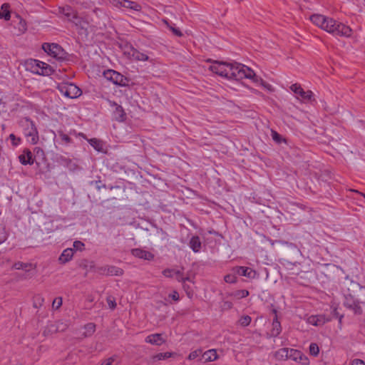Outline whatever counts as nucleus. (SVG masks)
<instances>
[{
	"mask_svg": "<svg viewBox=\"0 0 365 365\" xmlns=\"http://www.w3.org/2000/svg\"><path fill=\"white\" fill-rule=\"evenodd\" d=\"M107 302L109 306V307L111 309H114L116 307V302L114 299H111L110 297L107 298Z\"/></svg>",
	"mask_w": 365,
	"mask_h": 365,
	"instance_id": "49",
	"label": "nucleus"
},
{
	"mask_svg": "<svg viewBox=\"0 0 365 365\" xmlns=\"http://www.w3.org/2000/svg\"><path fill=\"white\" fill-rule=\"evenodd\" d=\"M74 254V250L72 248H67L63 251L61 255H60L58 260L61 263L65 264L69 262Z\"/></svg>",
	"mask_w": 365,
	"mask_h": 365,
	"instance_id": "19",
	"label": "nucleus"
},
{
	"mask_svg": "<svg viewBox=\"0 0 365 365\" xmlns=\"http://www.w3.org/2000/svg\"><path fill=\"white\" fill-rule=\"evenodd\" d=\"M109 4L115 8L122 9L123 0H108Z\"/></svg>",
	"mask_w": 365,
	"mask_h": 365,
	"instance_id": "39",
	"label": "nucleus"
},
{
	"mask_svg": "<svg viewBox=\"0 0 365 365\" xmlns=\"http://www.w3.org/2000/svg\"><path fill=\"white\" fill-rule=\"evenodd\" d=\"M249 294V291L246 289H239L230 293L229 295L235 299H240L247 297Z\"/></svg>",
	"mask_w": 365,
	"mask_h": 365,
	"instance_id": "27",
	"label": "nucleus"
},
{
	"mask_svg": "<svg viewBox=\"0 0 365 365\" xmlns=\"http://www.w3.org/2000/svg\"><path fill=\"white\" fill-rule=\"evenodd\" d=\"M89 144L97 151H102L103 143L102 141L97 138H91L88 140Z\"/></svg>",
	"mask_w": 365,
	"mask_h": 365,
	"instance_id": "30",
	"label": "nucleus"
},
{
	"mask_svg": "<svg viewBox=\"0 0 365 365\" xmlns=\"http://www.w3.org/2000/svg\"><path fill=\"white\" fill-rule=\"evenodd\" d=\"M85 331L83 333V337H89L93 334L96 331V324L94 323H88L84 326Z\"/></svg>",
	"mask_w": 365,
	"mask_h": 365,
	"instance_id": "28",
	"label": "nucleus"
},
{
	"mask_svg": "<svg viewBox=\"0 0 365 365\" xmlns=\"http://www.w3.org/2000/svg\"><path fill=\"white\" fill-rule=\"evenodd\" d=\"M103 76L105 77V78H106L107 80H108L109 81L112 82L115 85H125V81L126 80V78L122 74L114 70L108 69L105 71L103 72Z\"/></svg>",
	"mask_w": 365,
	"mask_h": 365,
	"instance_id": "8",
	"label": "nucleus"
},
{
	"mask_svg": "<svg viewBox=\"0 0 365 365\" xmlns=\"http://www.w3.org/2000/svg\"><path fill=\"white\" fill-rule=\"evenodd\" d=\"M21 125L24 129V133L28 141L32 145H35L38 141V132L35 125V123L29 118H25L21 120Z\"/></svg>",
	"mask_w": 365,
	"mask_h": 365,
	"instance_id": "4",
	"label": "nucleus"
},
{
	"mask_svg": "<svg viewBox=\"0 0 365 365\" xmlns=\"http://www.w3.org/2000/svg\"><path fill=\"white\" fill-rule=\"evenodd\" d=\"M289 348H282L275 352L274 356L279 360H286L289 358Z\"/></svg>",
	"mask_w": 365,
	"mask_h": 365,
	"instance_id": "24",
	"label": "nucleus"
},
{
	"mask_svg": "<svg viewBox=\"0 0 365 365\" xmlns=\"http://www.w3.org/2000/svg\"><path fill=\"white\" fill-rule=\"evenodd\" d=\"M123 8L130 9L134 11H140L141 6L139 4H138L135 1H133L130 0H123Z\"/></svg>",
	"mask_w": 365,
	"mask_h": 365,
	"instance_id": "26",
	"label": "nucleus"
},
{
	"mask_svg": "<svg viewBox=\"0 0 365 365\" xmlns=\"http://www.w3.org/2000/svg\"><path fill=\"white\" fill-rule=\"evenodd\" d=\"M344 316L343 315H340L339 316V324H341V322H342V319H343Z\"/></svg>",
	"mask_w": 365,
	"mask_h": 365,
	"instance_id": "56",
	"label": "nucleus"
},
{
	"mask_svg": "<svg viewBox=\"0 0 365 365\" xmlns=\"http://www.w3.org/2000/svg\"><path fill=\"white\" fill-rule=\"evenodd\" d=\"M257 78L258 79V81L256 82V83H260V84L264 88H266L267 90L269 91H274V88L272 87V85H270L269 83L264 81L262 78H259L257 76Z\"/></svg>",
	"mask_w": 365,
	"mask_h": 365,
	"instance_id": "36",
	"label": "nucleus"
},
{
	"mask_svg": "<svg viewBox=\"0 0 365 365\" xmlns=\"http://www.w3.org/2000/svg\"><path fill=\"white\" fill-rule=\"evenodd\" d=\"M327 321L324 315H312L308 318V322L314 326L323 325Z\"/></svg>",
	"mask_w": 365,
	"mask_h": 365,
	"instance_id": "21",
	"label": "nucleus"
},
{
	"mask_svg": "<svg viewBox=\"0 0 365 365\" xmlns=\"http://www.w3.org/2000/svg\"><path fill=\"white\" fill-rule=\"evenodd\" d=\"M27 267V265L23 262H19L14 264V268L16 269H24Z\"/></svg>",
	"mask_w": 365,
	"mask_h": 365,
	"instance_id": "50",
	"label": "nucleus"
},
{
	"mask_svg": "<svg viewBox=\"0 0 365 365\" xmlns=\"http://www.w3.org/2000/svg\"><path fill=\"white\" fill-rule=\"evenodd\" d=\"M251 321H252V318L248 316V315H245V316H242L240 320H239V323L240 324L241 326L242 327H247L250 325V324L251 323Z\"/></svg>",
	"mask_w": 365,
	"mask_h": 365,
	"instance_id": "33",
	"label": "nucleus"
},
{
	"mask_svg": "<svg viewBox=\"0 0 365 365\" xmlns=\"http://www.w3.org/2000/svg\"><path fill=\"white\" fill-rule=\"evenodd\" d=\"M354 192H356V193L361 195V196H363L364 198H365V193H363V192H361L358 190H353Z\"/></svg>",
	"mask_w": 365,
	"mask_h": 365,
	"instance_id": "55",
	"label": "nucleus"
},
{
	"mask_svg": "<svg viewBox=\"0 0 365 365\" xmlns=\"http://www.w3.org/2000/svg\"><path fill=\"white\" fill-rule=\"evenodd\" d=\"M232 271L237 274L246 277L249 279H254L256 277V272L248 267L237 266L233 267Z\"/></svg>",
	"mask_w": 365,
	"mask_h": 365,
	"instance_id": "12",
	"label": "nucleus"
},
{
	"mask_svg": "<svg viewBox=\"0 0 365 365\" xmlns=\"http://www.w3.org/2000/svg\"><path fill=\"white\" fill-rule=\"evenodd\" d=\"M7 239V235L4 229L0 228V244L4 242Z\"/></svg>",
	"mask_w": 365,
	"mask_h": 365,
	"instance_id": "46",
	"label": "nucleus"
},
{
	"mask_svg": "<svg viewBox=\"0 0 365 365\" xmlns=\"http://www.w3.org/2000/svg\"><path fill=\"white\" fill-rule=\"evenodd\" d=\"M62 297H56L53 299L52 307L53 309H58L62 305Z\"/></svg>",
	"mask_w": 365,
	"mask_h": 365,
	"instance_id": "41",
	"label": "nucleus"
},
{
	"mask_svg": "<svg viewBox=\"0 0 365 365\" xmlns=\"http://www.w3.org/2000/svg\"><path fill=\"white\" fill-rule=\"evenodd\" d=\"M11 19L10 5L8 3H4L1 6L0 10V19L9 21Z\"/></svg>",
	"mask_w": 365,
	"mask_h": 365,
	"instance_id": "22",
	"label": "nucleus"
},
{
	"mask_svg": "<svg viewBox=\"0 0 365 365\" xmlns=\"http://www.w3.org/2000/svg\"><path fill=\"white\" fill-rule=\"evenodd\" d=\"M73 133V134H75L76 135H78V136H81V137H83V138H85V134H84V133H78V134H77V133H76V132L75 130H73V131H71V133Z\"/></svg>",
	"mask_w": 365,
	"mask_h": 365,
	"instance_id": "52",
	"label": "nucleus"
},
{
	"mask_svg": "<svg viewBox=\"0 0 365 365\" xmlns=\"http://www.w3.org/2000/svg\"><path fill=\"white\" fill-rule=\"evenodd\" d=\"M271 136L272 140L276 142L277 143H281L282 142H285L286 140L282 137L281 135H279L277 131L272 130L271 132Z\"/></svg>",
	"mask_w": 365,
	"mask_h": 365,
	"instance_id": "31",
	"label": "nucleus"
},
{
	"mask_svg": "<svg viewBox=\"0 0 365 365\" xmlns=\"http://www.w3.org/2000/svg\"><path fill=\"white\" fill-rule=\"evenodd\" d=\"M165 23L168 25V26L170 28V29L173 31V34H175V36H179V37L182 36V33L179 29L175 28L173 26L169 25L167 21H165Z\"/></svg>",
	"mask_w": 365,
	"mask_h": 365,
	"instance_id": "43",
	"label": "nucleus"
},
{
	"mask_svg": "<svg viewBox=\"0 0 365 365\" xmlns=\"http://www.w3.org/2000/svg\"><path fill=\"white\" fill-rule=\"evenodd\" d=\"M281 331H282L281 324L279 322L277 316L276 314L275 317L274 318L273 322H272V328L271 330V334L272 336L276 337L278 335H279Z\"/></svg>",
	"mask_w": 365,
	"mask_h": 365,
	"instance_id": "23",
	"label": "nucleus"
},
{
	"mask_svg": "<svg viewBox=\"0 0 365 365\" xmlns=\"http://www.w3.org/2000/svg\"><path fill=\"white\" fill-rule=\"evenodd\" d=\"M210 70L218 76L229 79L242 80L247 78L252 80V82L258 81L254 71L241 63L215 61L210 66Z\"/></svg>",
	"mask_w": 365,
	"mask_h": 365,
	"instance_id": "1",
	"label": "nucleus"
},
{
	"mask_svg": "<svg viewBox=\"0 0 365 365\" xmlns=\"http://www.w3.org/2000/svg\"><path fill=\"white\" fill-rule=\"evenodd\" d=\"M115 106V110L113 111V117L115 120L119 122H123L125 120V113L121 106L114 103Z\"/></svg>",
	"mask_w": 365,
	"mask_h": 365,
	"instance_id": "18",
	"label": "nucleus"
},
{
	"mask_svg": "<svg viewBox=\"0 0 365 365\" xmlns=\"http://www.w3.org/2000/svg\"><path fill=\"white\" fill-rule=\"evenodd\" d=\"M202 354L201 349H197L190 353L187 359L189 360H194L197 359Z\"/></svg>",
	"mask_w": 365,
	"mask_h": 365,
	"instance_id": "40",
	"label": "nucleus"
},
{
	"mask_svg": "<svg viewBox=\"0 0 365 365\" xmlns=\"http://www.w3.org/2000/svg\"><path fill=\"white\" fill-rule=\"evenodd\" d=\"M169 298H171L173 300L178 302L180 300L179 294L177 291H173L171 294L168 296Z\"/></svg>",
	"mask_w": 365,
	"mask_h": 365,
	"instance_id": "48",
	"label": "nucleus"
},
{
	"mask_svg": "<svg viewBox=\"0 0 365 365\" xmlns=\"http://www.w3.org/2000/svg\"><path fill=\"white\" fill-rule=\"evenodd\" d=\"M42 49L50 56L57 60H64L66 58V52L63 48L55 43H43L42 44Z\"/></svg>",
	"mask_w": 365,
	"mask_h": 365,
	"instance_id": "5",
	"label": "nucleus"
},
{
	"mask_svg": "<svg viewBox=\"0 0 365 365\" xmlns=\"http://www.w3.org/2000/svg\"><path fill=\"white\" fill-rule=\"evenodd\" d=\"M34 151H36L37 154H38L39 152H41V153H43V150H42V149H41L40 148H35V150H34Z\"/></svg>",
	"mask_w": 365,
	"mask_h": 365,
	"instance_id": "54",
	"label": "nucleus"
},
{
	"mask_svg": "<svg viewBox=\"0 0 365 365\" xmlns=\"http://www.w3.org/2000/svg\"><path fill=\"white\" fill-rule=\"evenodd\" d=\"M9 139L11 140L12 145L14 146L19 145L21 143V138L16 137L13 133L9 135Z\"/></svg>",
	"mask_w": 365,
	"mask_h": 365,
	"instance_id": "44",
	"label": "nucleus"
},
{
	"mask_svg": "<svg viewBox=\"0 0 365 365\" xmlns=\"http://www.w3.org/2000/svg\"><path fill=\"white\" fill-rule=\"evenodd\" d=\"M73 250H76L82 251L84 250L85 244L83 242H82L81 241L76 240L73 242Z\"/></svg>",
	"mask_w": 365,
	"mask_h": 365,
	"instance_id": "37",
	"label": "nucleus"
},
{
	"mask_svg": "<svg viewBox=\"0 0 365 365\" xmlns=\"http://www.w3.org/2000/svg\"><path fill=\"white\" fill-rule=\"evenodd\" d=\"M124 53L128 56L130 59L138 61H147L149 60V57L147 54L142 53L135 48L133 46H130L124 51Z\"/></svg>",
	"mask_w": 365,
	"mask_h": 365,
	"instance_id": "10",
	"label": "nucleus"
},
{
	"mask_svg": "<svg viewBox=\"0 0 365 365\" xmlns=\"http://www.w3.org/2000/svg\"><path fill=\"white\" fill-rule=\"evenodd\" d=\"M319 353V346L316 343H311L309 345V354L314 356H317Z\"/></svg>",
	"mask_w": 365,
	"mask_h": 365,
	"instance_id": "32",
	"label": "nucleus"
},
{
	"mask_svg": "<svg viewBox=\"0 0 365 365\" xmlns=\"http://www.w3.org/2000/svg\"><path fill=\"white\" fill-rule=\"evenodd\" d=\"M19 160L23 165H33L34 159L33 158V153L31 151L26 148L23 150L22 154L19 155Z\"/></svg>",
	"mask_w": 365,
	"mask_h": 365,
	"instance_id": "15",
	"label": "nucleus"
},
{
	"mask_svg": "<svg viewBox=\"0 0 365 365\" xmlns=\"http://www.w3.org/2000/svg\"><path fill=\"white\" fill-rule=\"evenodd\" d=\"M59 92L69 98H76L82 94L81 90L74 83L63 82L57 86Z\"/></svg>",
	"mask_w": 365,
	"mask_h": 365,
	"instance_id": "6",
	"label": "nucleus"
},
{
	"mask_svg": "<svg viewBox=\"0 0 365 365\" xmlns=\"http://www.w3.org/2000/svg\"><path fill=\"white\" fill-rule=\"evenodd\" d=\"M186 281H190V278L188 277H184V282H185Z\"/></svg>",
	"mask_w": 365,
	"mask_h": 365,
	"instance_id": "58",
	"label": "nucleus"
},
{
	"mask_svg": "<svg viewBox=\"0 0 365 365\" xmlns=\"http://www.w3.org/2000/svg\"><path fill=\"white\" fill-rule=\"evenodd\" d=\"M58 136L61 140V143L69 145L73 143L72 139L62 130H58Z\"/></svg>",
	"mask_w": 365,
	"mask_h": 365,
	"instance_id": "29",
	"label": "nucleus"
},
{
	"mask_svg": "<svg viewBox=\"0 0 365 365\" xmlns=\"http://www.w3.org/2000/svg\"><path fill=\"white\" fill-rule=\"evenodd\" d=\"M233 307V304L231 302L229 301H224L222 305V309L223 310H228L232 309Z\"/></svg>",
	"mask_w": 365,
	"mask_h": 365,
	"instance_id": "47",
	"label": "nucleus"
},
{
	"mask_svg": "<svg viewBox=\"0 0 365 365\" xmlns=\"http://www.w3.org/2000/svg\"><path fill=\"white\" fill-rule=\"evenodd\" d=\"M133 256L135 257L143 259L148 261H151L154 259L155 255L147 250H143L141 248H134L130 251Z\"/></svg>",
	"mask_w": 365,
	"mask_h": 365,
	"instance_id": "13",
	"label": "nucleus"
},
{
	"mask_svg": "<svg viewBox=\"0 0 365 365\" xmlns=\"http://www.w3.org/2000/svg\"><path fill=\"white\" fill-rule=\"evenodd\" d=\"M173 355V353L171 352L159 353L154 356V359L157 360H163L168 359L171 357Z\"/></svg>",
	"mask_w": 365,
	"mask_h": 365,
	"instance_id": "35",
	"label": "nucleus"
},
{
	"mask_svg": "<svg viewBox=\"0 0 365 365\" xmlns=\"http://www.w3.org/2000/svg\"><path fill=\"white\" fill-rule=\"evenodd\" d=\"M236 274L234 272V274H226L224 277V280L227 283L233 284L237 282V277L235 275Z\"/></svg>",
	"mask_w": 365,
	"mask_h": 365,
	"instance_id": "34",
	"label": "nucleus"
},
{
	"mask_svg": "<svg viewBox=\"0 0 365 365\" xmlns=\"http://www.w3.org/2000/svg\"><path fill=\"white\" fill-rule=\"evenodd\" d=\"M96 272L106 276H122L124 273L123 269L114 265H106L98 267Z\"/></svg>",
	"mask_w": 365,
	"mask_h": 365,
	"instance_id": "9",
	"label": "nucleus"
},
{
	"mask_svg": "<svg viewBox=\"0 0 365 365\" xmlns=\"http://www.w3.org/2000/svg\"><path fill=\"white\" fill-rule=\"evenodd\" d=\"M333 314L336 317H339V312H337V309L336 308H334V310H333Z\"/></svg>",
	"mask_w": 365,
	"mask_h": 365,
	"instance_id": "53",
	"label": "nucleus"
},
{
	"mask_svg": "<svg viewBox=\"0 0 365 365\" xmlns=\"http://www.w3.org/2000/svg\"><path fill=\"white\" fill-rule=\"evenodd\" d=\"M289 88L293 93H294L297 99L300 101L302 103H312L316 101L313 92L312 91H305L299 83H294L291 85Z\"/></svg>",
	"mask_w": 365,
	"mask_h": 365,
	"instance_id": "7",
	"label": "nucleus"
},
{
	"mask_svg": "<svg viewBox=\"0 0 365 365\" xmlns=\"http://www.w3.org/2000/svg\"><path fill=\"white\" fill-rule=\"evenodd\" d=\"M310 19L314 24L334 36L349 38L352 35V29L349 26L332 18L322 14H313Z\"/></svg>",
	"mask_w": 365,
	"mask_h": 365,
	"instance_id": "2",
	"label": "nucleus"
},
{
	"mask_svg": "<svg viewBox=\"0 0 365 365\" xmlns=\"http://www.w3.org/2000/svg\"><path fill=\"white\" fill-rule=\"evenodd\" d=\"M202 357L205 361H214L217 359L218 355L215 349H210L203 353Z\"/></svg>",
	"mask_w": 365,
	"mask_h": 365,
	"instance_id": "25",
	"label": "nucleus"
},
{
	"mask_svg": "<svg viewBox=\"0 0 365 365\" xmlns=\"http://www.w3.org/2000/svg\"><path fill=\"white\" fill-rule=\"evenodd\" d=\"M26 66L27 70L38 75L50 76L54 72V70L50 65L36 59L27 61Z\"/></svg>",
	"mask_w": 365,
	"mask_h": 365,
	"instance_id": "3",
	"label": "nucleus"
},
{
	"mask_svg": "<svg viewBox=\"0 0 365 365\" xmlns=\"http://www.w3.org/2000/svg\"><path fill=\"white\" fill-rule=\"evenodd\" d=\"M36 299H38V300H40L41 302H43V297H41V296H37V297H36Z\"/></svg>",
	"mask_w": 365,
	"mask_h": 365,
	"instance_id": "57",
	"label": "nucleus"
},
{
	"mask_svg": "<svg viewBox=\"0 0 365 365\" xmlns=\"http://www.w3.org/2000/svg\"><path fill=\"white\" fill-rule=\"evenodd\" d=\"M59 13L65 16L68 21H72L77 17V13L70 6L59 8Z\"/></svg>",
	"mask_w": 365,
	"mask_h": 365,
	"instance_id": "17",
	"label": "nucleus"
},
{
	"mask_svg": "<svg viewBox=\"0 0 365 365\" xmlns=\"http://www.w3.org/2000/svg\"><path fill=\"white\" fill-rule=\"evenodd\" d=\"M145 341L152 345L160 346L165 342V339L162 334H152L146 336Z\"/></svg>",
	"mask_w": 365,
	"mask_h": 365,
	"instance_id": "16",
	"label": "nucleus"
},
{
	"mask_svg": "<svg viewBox=\"0 0 365 365\" xmlns=\"http://www.w3.org/2000/svg\"><path fill=\"white\" fill-rule=\"evenodd\" d=\"M344 304L346 308L352 310L355 314H362L363 310L359 301L354 300L351 297H346Z\"/></svg>",
	"mask_w": 365,
	"mask_h": 365,
	"instance_id": "14",
	"label": "nucleus"
},
{
	"mask_svg": "<svg viewBox=\"0 0 365 365\" xmlns=\"http://www.w3.org/2000/svg\"><path fill=\"white\" fill-rule=\"evenodd\" d=\"M289 352V358L290 359L299 363L302 365H308L309 364V360L308 357L303 354L301 351L294 349H290Z\"/></svg>",
	"mask_w": 365,
	"mask_h": 365,
	"instance_id": "11",
	"label": "nucleus"
},
{
	"mask_svg": "<svg viewBox=\"0 0 365 365\" xmlns=\"http://www.w3.org/2000/svg\"><path fill=\"white\" fill-rule=\"evenodd\" d=\"M175 276L176 279L178 282H184V277H183L182 272L181 271L176 270V272H175Z\"/></svg>",
	"mask_w": 365,
	"mask_h": 365,
	"instance_id": "45",
	"label": "nucleus"
},
{
	"mask_svg": "<svg viewBox=\"0 0 365 365\" xmlns=\"http://www.w3.org/2000/svg\"><path fill=\"white\" fill-rule=\"evenodd\" d=\"M189 246L194 252H199L202 247V243L198 236H192L189 242Z\"/></svg>",
	"mask_w": 365,
	"mask_h": 365,
	"instance_id": "20",
	"label": "nucleus"
},
{
	"mask_svg": "<svg viewBox=\"0 0 365 365\" xmlns=\"http://www.w3.org/2000/svg\"><path fill=\"white\" fill-rule=\"evenodd\" d=\"M351 365H365V363L363 360L356 359L351 361Z\"/></svg>",
	"mask_w": 365,
	"mask_h": 365,
	"instance_id": "51",
	"label": "nucleus"
},
{
	"mask_svg": "<svg viewBox=\"0 0 365 365\" xmlns=\"http://www.w3.org/2000/svg\"><path fill=\"white\" fill-rule=\"evenodd\" d=\"M116 359H117V356L113 355V356L106 359L100 365H113V362L115 361Z\"/></svg>",
	"mask_w": 365,
	"mask_h": 365,
	"instance_id": "42",
	"label": "nucleus"
},
{
	"mask_svg": "<svg viewBox=\"0 0 365 365\" xmlns=\"http://www.w3.org/2000/svg\"><path fill=\"white\" fill-rule=\"evenodd\" d=\"M175 272H176V270L173 269H165L163 272H162V274H163V276H165V277H168V278H172L174 277L175 275Z\"/></svg>",
	"mask_w": 365,
	"mask_h": 365,
	"instance_id": "38",
	"label": "nucleus"
}]
</instances>
